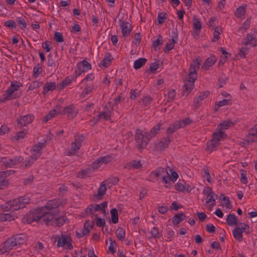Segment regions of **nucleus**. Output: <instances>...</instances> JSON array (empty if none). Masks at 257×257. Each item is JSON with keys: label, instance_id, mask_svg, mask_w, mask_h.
<instances>
[{"label": "nucleus", "instance_id": "nucleus-30", "mask_svg": "<svg viewBox=\"0 0 257 257\" xmlns=\"http://www.w3.org/2000/svg\"><path fill=\"white\" fill-rule=\"evenodd\" d=\"M147 59L145 58H140L134 62V67L137 70L143 67L146 63Z\"/></svg>", "mask_w": 257, "mask_h": 257}, {"label": "nucleus", "instance_id": "nucleus-40", "mask_svg": "<svg viewBox=\"0 0 257 257\" xmlns=\"http://www.w3.org/2000/svg\"><path fill=\"white\" fill-rule=\"evenodd\" d=\"M111 221L113 223L116 224L118 221V211L116 208H112L110 210Z\"/></svg>", "mask_w": 257, "mask_h": 257}, {"label": "nucleus", "instance_id": "nucleus-20", "mask_svg": "<svg viewBox=\"0 0 257 257\" xmlns=\"http://www.w3.org/2000/svg\"><path fill=\"white\" fill-rule=\"evenodd\" d=\"M163 122L160 121L159 123L154 126V127L151 130L149 133L148 134L149 137H150L151 139L158 134L159 131L164 129V127H163Z\"/></svg>", "mask_w": 257, "mask_h": 257}, {"label": "nucleus", "instance_id": "nucleus-37", "mask_svg": "<svg viewBox=\"0 0 257 257\" xmlns=\"http://www.w3.org/2000/svg\"><path fill=\"white\" fill-rule=\"evenodd\" d=\"M234 124L235 123L230 120H223L219 124L218 127H220L219 128L223 130L224 129H227L230 126H233Z\"/></svg>", "mask_w": 257, "mask_h": 257}, {"label": "nucleus", "instance_id": "nucleus-61", "mask_svg": "<svg viewBox=\"0 0 257 257\" xmlns=\"http://www.w3.org/2000/svg\"><path fill=\"white\" fill-rule=\"evenodd\" d=\"M159 64L157 62L152 63L151 64L149 71L153 73H155L156 71L159 68Z\"/></svg>", "mask_w": 257, "mask_h": 257}, {"label": "nucleus", "instance_id": "nucleus-29", "mask_svg": "<svg viewBox=\"0 0 257 257\" xmlns=\"http://www.w3.org/2000/svg\"><path fill=\"white\" fill-rule=\"evenodd\" d=\"M219 144V143L213 141V140L211 139L207 144L206 150L210 153H211L213 151L216 149Z\"/></svg>", "mask_w": 257, "mask_h": 257}, {"label": "nucleus", "instance_id": "nucleus-1", "mask_svg": "<svg viewBox=\"0 0 257 257\" xmlns=\"http://www.w3.org/2000/svg\"><path fill=\"white\" fill-rule=\"evenodd\" d=\"M52 216L49 213H45L43 208H40L27 213L23 218V222L30 224L34 221H37L48 224L52 220Z\"/></svg>", "mask_w": 257, "mask_h": 257}, {"label": "nucleus", "instance_id": "nucleus-2", "mask_svg": "<svg viewBox=\"0 0 257 257\" xmlns=\"http://www.w3.org/2000/svg\"><path fill=\"white\" fill-rule=\"evenodd\" d=\"M151 140L147 132H143L140 128H137L135 131V141L136 147L140 152L146 148Z\"/></svg>", "mask_w": 257, "mask_h": 257}, {"label": "nucleus", "instance_id": "nucleus-50", "mask_svg": "<svg viewBox=\"0 0 257 257\" xmlns=\"http://www.w3.org/2000/svg\"><path fill=\"white\" fill-rule=\"evenodd\" d=\"M192 121V120H191L190 118L187 117L185 119L179 120L178 122V124H179V125H180V127L182 128L188 124H191Z\"/></svg>", "mask_w": 257, "mask_h": 257}, {"label": "nucleus", "instance_id": "nucleus-31", "mask_svg": "<svg viewBox=\"0 0 257 257\" xmlns=\"http://www.w3.org/2000/svg\"><path fill=\"white\" fill-rule=\"evenodd\" d=\"M181 128L180 125L178 124V121H176L170 125V126L166 130V133L168 134H172L173 133L177 131L179 128Z\"/></svg>", "mask_w": 257, "mask_h": 257}, {"label": "nucleus", "instance_id": "nucleus-46", "mask_svg": "<svg viewBox=\"0 0 257 257\" xmlns=\"http://www.w3.org/2000/svg\"><path fill=\"white\" fill-rule=\"evenodd\" d=\"M16 22L18 24L19 27L22 30L26 28L27 24L25 20L22 17H18L16 19Z\"/></svg>", "mask_w": 257, "mask_h": 257}, {"label": "nucleus", "instance_id": "nucleus-53", "mask_svg": "<svg viewBox=\"0 0 257 257\" xmlns=\"http://www.w3.org/2000/svg\"><path fill=\"white\" fill-rule=\"evenodd\" d=\"M102 164L99 158H98L91 165V168L93 171L98 168Z\"/></svg>", "mask_w": 257, "mask_h": 257}, {"label": "nucleus", "instance_id": "nucleus-16", "mask_svg": "<svg viewBox=\"0 0 257 257\" xmlns=\"http://www.w3.org/2000/svg\"><path fill=\"white\" fill-rule=\"evenodd\" d=\"M33 119L34 116L33 115L28 114L21 116L20 118L17 119V121L18 124H19L21 126H26L30 123Z\"/></svg>", "mask_w": 257, "mask_h": 257}, {"label": "nucleus", "instance_id": "nucleus-48", "mask_svg": "<svg viewBox=\"0 0 257 257\" xmlns=\"http://www.w3.org/2000/svg\"><path fill=\"white\" fill-rule=\"evenodd\" d=\"M151 236H149L148 237L149 238H151L152 237L156 238H160V235L159 234V231L158 229L156 227H153L152 230H151Z\"/></svg>", "mask_w": 257, "mask_h": 257}, {"label": "nucleus", "instance_id": "nucleus-41", "mask_svg": "<svg viewBox=\"0 0 257 257\" xmlns=\"http://www.w3.org/2000/svg\"><path fill=\"white\" fill-rule=\"evenodd\" d=\"M125 230L120 227L117 228L116 230V235L117 238L119 240H123L125 238Z\"/></svg>", "mask_w": 257, "mask_h": 257}, {"label": "nucleus", "instance_id": "nucleus-32", "mask_svg": "<svg viewBox=\"0 0 257 257\" xmlns=\"http://www.w3.org/2000/svg\"><path fill=\"white\" fill-rule=\"evenodd\" d=\"M166 173V168L158 167L154 171L151 172V176H154L156 178H158L160 176H163Z\"/></svg>", "mask_w": 257, "mask_h": 257}, {"label": "nucleus", "instance_id": "nucleus-35", "mask_svg": "<svg viewBox=\"0 0 257 257\" xmlns=\"http://www.w3.org/2000/svg\"><path fill=\"white\" fill-rule=\"evenodd\" d=\"M13 200L9 201L6 204L0 205V208L4 211H8L9 210L15 211L16 210L12 206Z\"/></svg>", "mask_w": 257, "mask_h": 257}, {"label": "nucleus", "instance_id": "nucleus-4", "mask_svg": "<svg viewBox=\"0 0 257 257\" xmlns=\"http://www.w3.org/2000/svg\"><path fill=\"white\" fill-rule=\"evenodd\" d=\"M61 204V200L59 199H55L49 200L46 205L43 207L47 209V211H45V213H49L52 216L53 220L55 216H56L59 211V205Z\"/></svg>", "mask_w": 257, "mask_h": 257}, {"label": "nucleus", "instance_id": "nucleus-39", "mask_svg": "<svg viewBox=\"0 0 257 257\" xmlns=\"http://www.w3.org/2000/svg\"><path fill=\"white\" fill-rule=\"evenodd\" d=\"M231 104V100L230 99H224L222 100L219 101L215 103V105H217L218 107L216 108V106H215V111H217L219 107L223 106L225 105H228Z\"/></svg>", "mask_w": 257, "mask_h": 257}, {"label": "nucleus", "instance_id": "nucleus-38", "mask_svg": "<svg viewBox=\"0 0 257 257\" xmlns=\"http://www.w3.org/2000/svg\"><path fill=\"white\" fill-rule=\"evenodd\" d=\"M57 113H58L56 109H52L49 111V113L46 115L43 119V123H46L49 120L54 117Z\"/></svg>", "mask_w": 257, "mask_h": 257}, {"label": "nucleus", "instance_id": "nucleus-47", "mask_svg": "<svg viewBox=\"0 0 257 257\" xmlns=\"http://www.w3.org/2000/svg\"><path fill=\"white\" fill-rule=\"evenodd\" d=\"M27 132V130L23 129V131L17 133L16 135L15 136H14L13 139L16 141H18L20 139L25 138L26 137Z\"/></svg>", "mask_w": 257, "mask_h": 257}, {"label": "nucleus", "instance_id": "nucleus-36", "mask_svg": "<svg viewBox=\"0 0 257 257\" xmlns=\"http://www.w3.org/2000/svg\"><path fill=\"white\" fill-rule=\"evenodd\" d=\"M232 234L234 237L238 241H241L242 238V233L240 227H236L232 231Z\"/></svg>", "mask_w": 257, "mask_h": 257}, {"label": "nucleus", "instance_id": "nucleus-54", "mask_svg": "<svg viewBox=\"0 0 257 257\" xmlns=\"http://www.w3.org/2000/svg\"><path fill=\"white\" fill-rule=\"evenodd\" d=\"M163 43V38L161 35H159L158 38L153 42V46L155 48V50L156 51V48L160 46Z\"/></svg>", "mask_w": 257, "mask_h": 257}, {"label": "nucleus", "instance_id": "nucleus-44", "mask_svg": "<svg viewBox=\"0 0 257 257\" xmlns=\"http://www.w3.org/2000/svg\"><path fill=\"white\" fill-rule=\"evenodd\" d=\"M246 144L249 145L250 143L257 142V133H250L247 137Z\"/></svg>", "mask_w": 257, "mask_h": 257}, {"label": "nucleus", "instance_id": "nucleus-59", "mask_svg": "<svg viewBox=\"0 0 257 257\" xmlns=\"http://www.w3.org/2000/svg\"><path fill=\"white\" fill-rule=\"evenodd\" d=\"M42 85V83L37 81H33L30 85L29 89L30 90H34L37 88L39 87Z\"/></svg>", "mask_w": 257, "mask_h": 257}, {"label": "nucleus", "instance_id": "nucleus-64", "mask_svg": "<svg viewBox=\"0 0 257 257\" xmlns=\"http://www.w3.org/2000/svg\"><path fill=\"white\" fill-rule=\"evenodd\" d=\"M152 100L153 99L152 97L148 95L143 98V103L144 104L145 106H147L151 103Z\"/></svg>", "mask_w": 257, "mask_h": 257}, {"label": "nucleus", "instance_id": "nucleus-63", "mask_svg": "<svg viewBox=\"0 0 257 257\" xmlns=\"http://www.w3.org/2000/svg\"><path fill=\"white\" fill-rule=\"evenodd\" d=\"M75 141L73 142L78 145L80 148L82 145V142L83 141V136H75Z\"/></svg>", "mask_w": 257, "mask_h": 257}, {"label": "nucleus", "instance_id": "nucleus-26", "mask_svg": "<svg viewBox=\"0 0 257 257\" xmlns=\"http://www.w3.org/2000/svg\"><path fill=\"white\" fill-rule=\"evenodd\" d=\"M142 167V164L141 163V161L133 160L132 161L128 163L125 168H132L135 169H140Z\"/></svg>", "mask_w": 257, "mask_h": 257}, {"label": "nucleus", "instance_id": "nucleus-27", "mask_svg": "<svg viewBox=\"0 0 257 257\" xmlns=\"http://www.w3.org/2000/svg\"><path fill=\"white\" fill-rule=\"evenodd\" d=\"M217 58L213 55H211L209 57H208L204 63V67H207L205 69L208 70L210 67H211L214 63L216 61Z\"/></svg>", "mask_w": 257, "mask_h": 257}, {"label": "nucleus", "instance_id": "nucleus-55", "mask_svg": "<svg viewBox=\"0 0 257 257\" xmlns=\"http://www.w3.org/2000/svg\"><path fill=\"white\" fill-rule=\"evenodd\" d=\"M54 39L56 42L59 43L63 42L64 41L63 35L60 32H55L54 36Z\"/></svg>", "mask_w": 257, "mask_h": 257}, {"label": "nucleus", "instance_id": "nucleus-21", "mask_svg": "<svg viewBox=\"0 0 257 257\" xmlns=\"http://www.w3.org/2000/svg\"><path fill=\"white\" fill-rule=\"evenodd\" d=\"M67 217L65 216H61L58 217H57L55 219V220H51L48 224H50L52 226H55L57 227H61L65 223Z\"/></svg>", "mask_w": 257, "mask_h": 257}, {"label": "nucleus", "instance_id": "nucleus-18", "mask_svg": "<svg viewBox=\"0 0 257 257\" xmlns=\"http://www.w3.org/2000/svg\"><path fill=\"white\" fill-rule=\"evenodd\" d=\"M227 137L226 134L225 132L219 128L217 132H214L212 135V140L216 142H218L220 141L223 140Z\"/></svg>", "mask_w": 257, "mask_h": 257}, {"label": "nucleus", "instance_id": "nucleus-45", "mask_svg": "<svg viewBox=\"0 0 257 257\" xmlns=\"http://www.w3.org/2000/svg\"><path fill=\"white\" fill-rule=\"evenodd\" d=\"M42 68L40 66V64L38 63L33 68V75L35 78H37L40 74L42 73Z\"/></svg>", "mask_w": 257, "mask_h": 257}, {"label": "nucleus", "instance_id": "nucleus-56", "mask_svg": "<svg viewBox=\"0 0 257 257\" xmlns=\"http://www.w3.org/2000/svg\"><path fill=\"white\" fill-rule=\"evenodd\" d=\"M166 95L168 96V101H170L174 99L176 96V91L175 89H171Z\"/></svg>", "mask_w": 257, "mask_h": 257}, {"label": "nucleus", "instance_id": "nucleus-43", "mask_svg": "<svg viewBox=\"0 0 257 257\" xmlns=\"http://www.w3.org/2000/svg\"><path fill=\"white\" fill-rule=\"evenodd\" d=\"M222 32L221 28L215 27L214 28V32L213 33V38L212 39L211 41L213 42H216L219 39V34Z\"/></svg>", "mask_w": 257, "mask_h": 257}, {"label": "nucleus", "instance_id": "nucleus-3", "mask_svg": "<svg viewBox=\"0 0 257 257\" xmlns=\"http://www.w3.org/2000/svg\"><path fill=\"white\" fill-rule=\"evenodd\" d=\"M25 241V238L23 234H15L9 237L3 243L4 248L6 250H10L15 246L20 245Z\"/></svg>", "mask_w": 257, "mask_h": 257}, {"label": "nucleus", "instance_id": "nucleus-49", "mask_svg": "<svg viewBox=\"0 0 257 257\" xmlns=\"http://www.w3.org/2000/svg\"><path fill=\"white\" fill-rule=\"evenodd\" d=\"M167 14L166 13H159L158 15V23L160 25L163 24L165 22V20L167 18Z\"/></svg>", "mask_w": 257, "mask_h": 257}, {"label": "nucleus", "instance_id": "nucleus-42", "mask_svg": "<svg viewBox=\"0 0 257 257\" xmlns=\"http://www.w3.org/2000/svg\"><path fill=\"white\" fill-rule=\"evenodd\" d=\"M106 181V184L107 185H109V188L111 187L112 185H114L118 183L119 181V179L117 177L112 176L109 177L107 180H105Z\"/></svg>", "mask_w": 257, "mask_h": 257}, {"label": "nucleus", "instance_id": "nucleus-28", "mask_svg": "<svg viewBox=\"0 0 257 257\" xmlns=\"http://www.w3.org/2000/svg\"><path fill=\"white\" fill-rule=\"evenodd\" d=\"M56 89L55 82H47L43 86V94H46L50 90H53Z\"/></svg>", "mask_w": 257, "mask_h": 257}, {"label": "nucleus", "instance_id": "nucleus-23", "mask_svg": "<svg viewBox=\"0 0 257 257\" xmlns=\"http://www.w3.org/2000/svg\"><path fill=\"white\" fill-rule=\"evenodd\" d=\"M113 57L110 53H106L104 55L103 59L101 61L100 65H102L105 68L108 67Z\"/></svg>", "mask_w": 257, "mask_h": 257}, {"label": "nucleus", "instance_id": "nucleus-17", "mask_svg": "<svg viewBox=\"0 0 257 257\" xmlns=\"http://www.w3.org/2000/svg\"><path fill=\"white\" fill-rule=\"evenodd\" d=\"M171 137L170 135L167 136V137L164 138L163 141H160L156 146V148L157 150L159 151H164L165 149H166L169 144L171 142Z\"/></svg>", "mask_w": 257, "mask_h": 257}, {"label": "nucleus", "instance_id": "nucleus-15", "mask_svg": "<svg viewBox=\"0 0 257 257\" xmlns=\"http://www.w3.org/2000/svg\"><path fill=\"white\" fill-rule=\"evenodd\" d=\"M193 30L195 35L199 36L202 29L201 23L196 15H194L193 18Z\"/></svg>", "mask_w": 257, "mask_h": 257}, {"label": "nucleus", "instance_id": "nucleus-11", "mask_svg": "<svg viewBox=\"0 0 257 257\" xmlns=\"http://www.w3.org/2000/svg\"><path fill=\"white\" fill-rule=\"evenodd\" d=\"M200 60L198 58L192 62L190 64L189 69V74L188 75L190 77H192L193 80H196L197 78V71L199 68L200 65Z\"/></svg>", "mask_w": 257, "mask_h": 257}, {"label": "nucleus", "instance_id": "nucleus-33", "mask_svg": "<svg viewBox=\"0 0 257 257\" xmlns=\"http://www.w3.org/2000/svg\"><path fill=\"white\" fill-rule=\"evenodd\" d=\"M93 205L94 208V211H101L102 212H105V208L107 207V202L104 201L101 203L98 204H93Z\"/></svg>", "mask_w": 257, "mask_h": 257}, {"label": "nucleus", "instance_id": "nucleus-10", "mask_svg": "<svg viewBox=\"0 0 257 257\" xmlns=\"http://www.w3.org/2000/svg\"><path fill=\"white\" fill-rule=\"evenodd\" d=\"M91 69V64L86 60H83L77 65V69L75 70L76 76H80L82 73Z\"/></svg>", "mask_w": 257, "mask_h": 257}, {"label": "nucleus", "instance_id": "nucleus-8", "mask_svg": "<svg viewBox=\"0 0 257 257\" xmlns=\"http://www.w3.org/2000/svg\"><path fill=\"white\" fill-rule=\"evenodd\" d=\"M196 80H193L192 77L187 76L185 78V83L183 86L182 95L187 96L191 93L194 87V82Z\"/></svg>", "mask_w": 257, "mask_h": 257}, {"label": "nucleus", "instance_id": "nucleus-19", "mask_svg": "<svg viewBox=\"0 0 257 257\" xmlns=\"http://www.w3.org/2000/svg\"><path fill=\"white\" fill-rule=\"evenodd\" d=\"M243 43L245 46L250 44L252 46L255 47L257 45V39L253 34H248L243 39Z\"/></svg>", "mask_w": 257, "mask_h": 257}, {"label": "nucleus", "instance_id": "nucleus-13", "mask_svg": "<svg viewBox=\"0 0 257 257\" xmlns=\"http://www.w3.org/2000/svg\"><path fill=\"white\" fill-rule=\"evenodd\" d=\"M24 158L22 156H18L12 159L7 161L3 162V166L5 168H11L14 166L17 165L18 163L22 162Z\"/></svg>", "mask_w": 257, "mask_h": 257}, {"label": "nucleus", "instance_id": "nucleus-5", "mask_svg": "<svg viewBox=\"0 0 257 257\" xmlns=\"http://www.w3.org/2000/svg\"><path fill=\"white\" fill-rule=\"evenodd\" d=\"M22 86V84L21 83H18L17 81L11 82L10 86L6 91L7 96L4 98V101L9 100L19 97L20 96L19 95L13 94V93L15 91H17Z\"/></svg>", "mask_w": 257, "mask_h": 257}, {"label": "nucleus", "instance_id": "nucleus-58", "mask_svg": "<svg viewBox=\"0 0 257 257\" xmlns=\"http://www.w3.org/2000/svg\"><path fill=\"white\" fill-rule=\"evenodd\" d=\"M5 26L10 29L15 28L17 26L16 22L13 20H9L5 22Z\"/></svg>", "mask_w": 257, "mask_h": 257}, {"label": "nucleus", "instance_id": "nucleus-7", "mask_svg": "<svg viewBox=\"0 0 257 257\" xmlns=\"http://www.w3.org/2000/svg\"><path fill=\"white\" fill-rule=\"evenodd\" d=\"M12 205L16 210H19L25 207L30 203V198L27 196L20 197L13 200Z\"/></svg>", "mask_w": 257, "mask_h": 257}, {"label": "nucleus", "instance_id": "nucleus-34", "mask_svg": "<svg viewBox=\"0 0 257 257\" xmlns=\"http://www.w3.org/2000/svg\"><path fill=\"white\" fill-rule=\"evenodd\" d=\"M246 8V5H244V6H241L239 7L236 10L235 12V16L238 18H241L244 15L245 13V9Z\"/></svg>", "mask_w": 257, "mask_h": 257}, {"label": "nucleus", "instance_id": "nucleus-57", "mask_svg": "<svg viewBox=\"0 0 257 257\" xmlns=\"http://www.w3.org/2000/svg\"><path fill=\"white\" fill-rule=\"evenodd\" d=\"M102 162V164H107L111 161L112 158L109 155H106L105 156H100L99 157Z\"/></svg>", "mask_w": 257, "mask_h": 257}, {"label": "nucleus", "instance_id": "nucleus-22", "mask_svg": "<svg viewBox=\"0 0 257 257\" xmlns=\"http://www.w3.org/2000/svg\"><path fill=\"white\" fill-rule=\"evenodd\" d=\"M185 217L186 215L183 212L176 214L172 218V222L174 225L177 226Z\"/></svg>", "mask_w": 257, "mask_h": 257}, {"label": "nucleus", "instance_id": "nucleus-24", "mask_svg": "<svg viewBox=\"0 0 257 257\" xmlns=\"http://www.w3.org/2000/svg\"><path fill=\"white\" fill-rule=\"evenodd\" d=\"M226 222L229 226L236 225L238 224L237 217L234 214H229L226 218Z\"/></svg>", "mask_w": 257, "mask_h": 257}, {"label": "nucleus", "instance_id": "nucleus-12", "mask_svg": "<svg viewBox=\"0 0 257 257\" xmlns=\"http://www.w3.org/2000/svg\"><path fill=\"white\" fill-rule=\"evenodd\" d=\"M119 22L120 23V27L123 36L128 37L131 32L132 25L128 22H123L122 19H119Z\"/></svg>", "mask_w": 257, "mask_h": 257}, {"label": "nucleus", "instance_id": "nucleus-9", "mask_svg": "<svg viewBox=\"0 0 257 257\" xmlns=\"http://www.w3.org/2000/svg\"><path fill=\"white\" fill-rule=\"evenodd\" d=\"M58 112L63 115L67 114L68 118H73L77 115L78 110L75 109L74 105L70 104L64 107L63 110H59Z\"/></svg>", "mask_w": 257, "mask_h": 257}, {"label": "nucleus", "instance_id": "nucleus-25", "mask_svg": "<svg viewBox=\"0 0 257 257\" xmlns=\"http://www.w3.org/2000/svg\"><path fill=\"white\" fill-rule=\"evenodd\" d=\"M166 173L170 177L171 180L172 182L176 181L178 177V174L169 166L166 167Z\"/></svg>", "mask_w": 257, "mask_h": 257}, {"label": "nucleus", "instance_id": "nucleus-6", "mask_svg": "<svg viewBox=\"0 0 257 257\" xmlns=\"http://www.w3.org/2000/svg\"><path fill=\"white\" fill-rule=\"evenodd\" d=\"M57 241V247L63 246L64 245H67L68 249H71L73 248V245L71 243V238L70 236H67L61 234V237L57 236L55 238V241Z\"/></svg>", "mask_w": 257, "mask_h": 257}, {"label": "nucleus", "instance_id": "nucleus-51", "mask_svg": "<svg viewBox=\"0 0 257 257\" xmlns=\"http://www.w3.org/2000/svg\"><path fill=\"white\" fill-rule=\"evenodd\" d=\"M16 172L15 171L12 170H9L5 171L0 172V179L3 178H6V177L14 174Z\"/></svg>", "mask_w": 257, "mask_h": 257}, {"label": "nucleus", "instance_id": "nucleus-52", "mask_svg": "<svg viewBox=\"0 0 257 257\" xmlns=\"http://www.w3.org/2000/svg\"><path fill=\"white\" fill-rule=\"evenodd\" d=\"M214 195H215V193L213 192V193H212V194H208V195L207 196L206 202L207 203L212 202L211 204H210V205L211 206H213V205H214L215 204V200L214 198Z\"/></svg>", "mask_w": 257, "mask_h": 257}, {"label": "nucleus", "instance_id": "nucleus-62", "mask_svg": "<svg viewBox=\"0 0 257 257\" xmlns=\"http://www.w3.org/2000/svg\"><path fill=\"white\" fill-rule=\"evenodd\" d=\"M220 199L221 201H225V203L226 204L227 208H229V206H231V204L230 203V201H229L228 198H227L223 194H221V195L220 196Z\"/></svg>", "mask_w": 257, "mask_h": 257}, {"label": "nucleus", "instance_id": "nucleus-14", "mask_svg": "<svg viewBox=\"0 0 257 257\" xmlns=\"http://www.w3.org/2000/svg\"><path fill=\"white\" fill-rule=\"evenodd\" d=\"M106 185V181L102 182L97 190V194H94V197L96 198L97 200L102 199V196L105 194L107 190Z\"/></svg>", "mask_w": 257, "mask_h": 257}, {"label": "nucleus", "instance_id": "nucleus-60", "mask_svg": "<svg viewBox=\"0 0 257 257\" xmlns=\"http://www.w3.org/2000/svg\"><path fill=\"white\" fill-rule=\"evenodd\" d=\"M90 169L83 170L79 172L77 174V177L80 178H85L87 176L88 173H89V171Z\"/></svg>", "mask_w": 257, "mask_h": 257}]
</instances>
